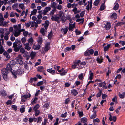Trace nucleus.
I'll list each match as a JSON object with an SVG mask.
<instances>
[{
  "instance_id": "obj_1",
  "label": "nucleus",
  "mask_w": 125,
  "mask_h": 125,
  "mask_svg": "<svg viewBox=\"0 0 125 125\" xmlns=\"http://www.w3.org/2000/svg\"><path fill=\"white\" fill-rule=\"evenodd\" d=\"M12 74L14 75V77L15 78H16V75H21L24 73L23 69L22 68H19L16 71L11 72Z\"/></svg>"
},
{
  "instance_id": "obj_2",
  "label": "nucleus",
  "mask_w": 125,
  "mask_h": 125,
  "mask_svg": "<svg viewBox=\"0 0 125 125\" xmlns=\"http://www.w3.org/2000/svg\"><path fill=\"white\" fill-rule=\"evenodd\" d=\"M31 96V95L28 93V94L25 95L21 96V101L23 102H25L27 101L28 98H29Z\"/></svg>"
},
{
  "instance_id": "obj_3",
  "label": "nucleus",
  "mask_w": 125,
  "mask_h": 125,
  "mask_svg": "<svg viewBox=\"0 0 125 125\" xmlns=\"http://www.w3.org/2000/svg\"><path fill=\"white\" fill-rule=\"evenodd\" d=\"M22 46V44L21 45L18 46L15 43L13 44V48L14 50L16 52H18L19 50L20 49Z\"/></svg>"
},
{
  "instance_id": "obj_4",
  "label": "nucleus",
  "mask_w": 125,
  "mask_h": 125,
  "mask_svg": "<svg viewBox=\"0 0 125 125\" xmlns=\"http://www.w3.org/2000/svg\"><path fill=\"white\" fill-rule=\"evenodd\" d=\"M64 68H62V69L59 70H58V72L60 73L59 74L61 76H63L65 75L67 72V70H63Z\"/></svg>"
},
{
  "instance_id": "obj_5",
  "label": "nucleus",
  "mask_w": 125,
  "mask_h": 125,
  "mask_svg": "<svg viewBox=\"0 0 125 125\" xmlns=\"http://www.w3.org/2000/svg\"><path fill=\"white\" fill-rule=\"evenodd\" d=\"M4 19L2 15L0 17V25L3 26H4L7 25V23L5 22H4Z\"/></svg>"
},
{
  "instance_id": "obj_6",
  "label": "nucleus",
  "mask_w": 125,
  "mask_h": 125,
  "mask_svg": "<svg viewBox=\"0 0 125 125\" xmlns=\"http://www.w3.org/2000/svg\"><path fill=\"white\" fill-rule=\"evenodd\" d=\"M94 51L92 49H91L89 50H87L84 53V55L85 56H89L90 55L93 54L94 53Z\"/></svg>"
},
{
  "instance_id": "obj_7",
  "label": "nucleus",
  "mask_w": 125,
  "mask_h": 125,
  "mask_svg": "<svg viewBox=\"0 0 125 125\" xmlns=\"http://www.w3.org/2000/svg\"><path fill=\"white\" fill-rule=\"evenodd\" d=\"M97 84L99 87H102L104 89H106L107 88L105 86L106 84L104 82H101V83H98Z\"/></svg>"
},
{
  "instance_id": "obj_8",
  "label": "nucleus",
  "mask_w": 125,
  "mask_h": 125,
  "mask_svg": "<svg viewBox=\"0 0 125 125\" xmlns=\"http://www.w3.org/2000/svg\"><path fill=\"white\" fill-rule=\"evenodd\" d=\"M69 30L71 31H73L74 28H75V25L74 23L73 24H69Z\"/></svg>"
},
{
  "instance_id": "obj_9",
  "label": "nucleus",
  "mask_w": 125,
  "mask_h": 125,
  "mask_svg": "<svg viewBox=\"0 0 125 125\" xmlns=\"http://www.w3.org/2000/svg\"><path fill=\"white\" fill-rule=\"evenodd\" d=\"M21 25L19 24L18 25H14L13 26V27L14 29V31H20V29L21 28Z\"/></svg>"
},
{
  "instance_id": "obj_10",
  "label": "nucleus",
  "mask_w": 125,
  "mask_h": 125,
  "mask_svg": "<svg viewBox=\"0 0 125 125\" xmlns=\"http://www.w3.org/2000/svg\"><path fill=\"white\" fill-rule=\"evenodd\" d=\"M45 69L42 66H39L37 68V71L40 72L44 73L45 71Z\"/></svg>"
},
{
  "instance_id": "obj_11",
  "label": "nucleus",
  "mask_w": 125,
  "mask_h": 125,
  "mask_svg": "<svg viewBox=\"0 0 125 125\" xmlns=\"http://www.w3.org/2000/svg\"><path fill=\"white\" fill-rule=\"evenodd\" d=\"M111 25L110 22H107L105 25L104 28L106 30H109L111 28Z\"/></svg>"
},
{
  "instance_id": "obj_12",
  "label": "nucleus",
  "mask_w": 125,
  "mask_h": 125,
  "mask_svg": "<svg viewBox=\"0 0 125 125\" xmlns=\"http://www.w3.org/2000/svg\"><path fill=\"white\" fill-rule=\"evenodd\" d=\"M24 45L25 46V49L28 51H29L31 49L32 46V45H30L27 43L24 44Z\"/></svg>"
},
{
  "instance_id": "obj_13",
  "label": "nucleus",
  "mask_w": 125,
  "mask_h": 125,
  "mask_svg": "<svg viewBox=\"0 0 125 125\" xmlns=\"http://www.w3.org/2000/svg\"><path fill=\"white\" fill-rule=\"evenodd\" d=\"M118 96L121 99H123L125 97V92H119L118 93Z\"/></svg>"
},
{
  "instance_id": "obj_14",
  "label": "nucleus",
  "mask_w": 125,
  "mask_h": 125,
  "mask_svg": "<svg viewBox=\"0 0 125 125\" xmlns=\"http://www.w3.org/2000/svg\"><path fill=\"white\" fill-rule=\"evenodd\" d=\"M50 43L49 42L46 43L45 44L44 50L45 51H47L50 49Z\"/></svg>"
},
{
  "instance_id": "obj_15",
  "label": "nucleus",
  "mask_w": 125,
  "mask_h": 125,
  "mask_svg": "<svg viewBox=\"0 0 125 125\" xmlns=\"http://www.w3.org/2000/svg\"><path fill=\"white\" fill-rule=\"evenodd\" d=\"M81 61L80 60H77L76 62H75L74 63V64L76 66L77 68H78L79 69L81 68L80 66V62Z\"/></svg>"
},
{
  "instance_id": "obj_16",
  "label": "nucleus",
  "mask_w": 125,
  "mask_h": 125,
  "mask_svg": "<svg viewBox=\"0 0 125 125\" xmlns=\"http://www.w3.org/2000/svg\"><path fill=\"white\" fill-rule=\"evenodd\" d=\"M92 0H91V1L90 3L89 1L88 2V4L87 5L86 9H87L88 11H89L90 8L91 9L92 7Z\"/></svg>"
},
{
  "instance_id": "obj_17",
  "label": "nucleus",
  "mask_w": 125,
  "mask_h": 125,
  "mask_svg": "<svg viewBox=\"0 0 125 125\" xmlns=\"http://www.w3.org/2000/svg\"><path fill=\"white\" fill-rule=\"evenodd\" d=\"M3 1L1 0H0V8L1 6L3 5V4L4 5H6L8 3V0H3Z\"/></svg>"
},
{
  "instance_id": "obj_18",
  "label": "nucleus",
  "mask_w": 125,
  "mask_h": 125,
  "mask_svg": "<svg viewBox=\"0 0 125 125\" xmlns=\"http://www.w3.org/2000/svg\"><path fill=\"white\" fill-rule=\"evenodd\" d=\"M49 21L46 20L45 21V23L42 24V25L44 26L45 29L46 30L49 26Z\"/></svg>"
},
{
  "instance_id": "obj_19",
  "label": "nucleus",
  "mask_w": 125,
  "mask_h": 125,
  "mask_svg": "<svg viewBox=\"0 0 125 125\" xmlns=\"http://www.w3.org/2000/svg\"><path fill=\"white\" fill-rule=\"evenodd\" d=\"M47 71L52 75H54L55 73V70H52V68H50L47 70Z\"/></svg>"
},
{
  "instance_id": "obj_20",
  "label": "nucleus",
  "mask_w": 125,
  "mask_h": 125,
  "mask_svg": "<svg viewBox=\"0 0 125 125\" xmlns=\"http://www.w3.org/2000/svg\"><path fill=\"white\" fill-rule=\"evenodd\" d=\"M119 7V5L117 3L115 2L114 4V6L113 8L114 10H118Z\"/></svg>"
},
{
  "instance_id": "obj_21",
  "label": "nucleus",
  "mask_w": 125,
  "mask_h": 125,
  "mask_svg": "<svg viewBox=\"0 0 125 125\" xmlns=\"http://www.w3.org/2000/svg\"><path fill=\"white\" fill-rule=\"evenodd\" d=\"M61 31L63 32L64 34H66L68 31V27H66L65 28H62L61 30Z\"/></svg>"
},
{
  "instance_id": "obj_22",
  "label": "nucleus",
  "mask_w": 125,
  "mask_h": 125,
  "mask_svg": "<svg viewBox=\"0 0 125 125\" xmlns=\"http://www.w3.org/2000/svg\"><path fill=\"white\" fill-rule=\"evenodd\" d=\"M37 40L38 43L41 45L43 41L42 38L40 36H39L37 38Z\"/></svg>"
},
{
  "instance_id": "obj_23",
  "label": "nucleus",
  "mask_w": 125,
  "mask_h": 125,
  "mask_svg": "<svg viewBox=\"0 0 125 125\" xmlns=\"http://www.w3.org/2000/svg\"><path fill=\"white\" fill-rule=\"evenodd\" d=\"M20 31H14L13 34L15 37H17L20 34Z\"/></svg>"
},
{
  "instance_id": "obj_24",
  "label": "nucleus",
  "mask_w": 125,
  "mask_h": 125,
  "mask_svg": "<svg viewBox=\"0 0 125 125\" xmlns=\"http://www.w3.org/2000/svg\"><path fill=\"white\" fill-rule=\"evenodd\" d=\"M30 25L32 27H35L36 28L38 26V25L36 23L35 21L31 22H30Z\"/></svg>"
},
{
  "instance_id": "obj_25",
  "label": "nucleus",
  "mask_w": 125,
  "mask_h": 125,
  "mask_svg": "<svg viewBox=\"0 0 125 125\" xmlns=\"http://www.w3.org/2000/svg\"><path fill=\"white\" fill-rule=\"evenodd\" d=\"M117 14L115 13H114L111 15L110 17L113 19H115L117 18Z\"/></svg>"
},
{
  "instance_id": "obj_26",
  "label": "nucleus",
  "mask_w": 125,
  "mask_h": 125,
  "mask_svg": "<svg viewBox=\"0 0 125 125\" xmlns=\"http://www.w3.org/2000/svg\"><path fill=\"white\" fill-rule=\"evenodd\" d=\"M28 42L27 43H28L30 45H32L33 42V39L32 37H31L28 40Z\"/></svg>"
},
{
  "instance_id": "obj_27",
  "label": "nucleus",
  "mask_w": 125,
  "mask_h": 125,
  "mask_svg": "<svg viewBox=\"0 0 125 125\" xmlns=\"http://www.w3.org/2000/svg\"><path fill=\"white\" fill-rule=\"evenodd\" d=\"M7 70H9L11 71L12 70V68L11 65L9 63L8 64L6 67Z\"/></svg>"
},
{
  "instance_id": "obj_28",
  "label": "nucleus",
  "mask_w": 125,
  "mask_h": 125,
  "mask_svg": "<svg viewBox=\"0 0 125 125\" xmlns=\"http://www.w3.org/2000/svg\"><path fill=\"white\" fill-rule=\"evenodd\" d=\"M37 121V119L36 118H32L30 117L29 119V121L30 123H31L33 121L36 122Z\"/></svg>"
},
{
  "instance_id": "obj_29",
  "label": "nucleus",
  "mask_w": 125,
  "mask_h": 125,
  "mask_svg": "<svg viewBox=\"0 0 125 125\" xmlns=\"http://www.w3.org/2000/svg\"><path fill=\"white\" fill-rule=\"evenodd\" d=\"M1 73L3 75L7 74L8 73V70L5 68H3L1 70Z\"/></svg>"
},
{
  "instance_id": "obj_30",
  "label": "nucleus",
  "mask_w": 125,
  "mask_h": 125,
  "mask_svg": "<svg viewBox=\"0 0 125 125\" xmlns=\"http://www.w3.org/2000/svg\"><path fill=\"white\" fill-rule=\"evenodd\" d=\"M37 11V9H34L33 10L31 11L30 15V17L32 15H35Z\"/></svg>"
},
{
  "instance_id": "obj_31",
  "label": "nucleus",
  "mask_w": 125,
  "mask_h": 125,
  "mask_svg": "<svg viewBox=\"0 0 125 125\" xmlns=\"http://www.w3.org/2000/svg\"><path fill=\"white\" fill-rule=\"evenodd\" d=\"M87 119L86 118H82L81 120V122L82 123H84V124H86V125H87L86 122L87 121Z\"/></svg>"
},
{
  "instance_id": "obj_32",
  "label": "nucleus",
  "mask_w": 125,
  "mask_h": 125,
  "mask_svg": "<svg viewBox=\"0 0 125 125\" xmlns=\"http://www.w3.org/2000/svg\"><path fill=\"white\" fill-rule=\"evenodd\" d=\"M89 79L90 80H92L93 79V73L92 72V71L91 70L89 72Z\"/></svg>"
},
{
  "instance_id": "obj_33",
  "label": "nucleus",
  "mask_w": 125,
  "mask_h": 125,
  "mask_svg": "<svg viewBox=\"0 0 125 125\" xmlns=\"http://www.w3.org/2000/svg\"><path fill=\"white\" fill-rule=\"evenodd\" d=\"M103 58L102 57H97L96 59L97 61L99 63H100L102 62Z\"/></svg>"
},
{
  "instance_id": "obj_34",
  "label": "nucleus",
  "mask_w": 125,
  "mask_h": 125,
  "mask_svg": "<svg viewBox=\"0 0 125 125\" xmlns=\"http://www.w3.org/2000/svg\"><path fill=\"white\" fill-rule=\"evenodd\" d=\"M36 53L35 52H32L30 54V56L31 59H33L35 56Z\"/></svg>"
},
{
  "instance_id": "obj_35",
  "label": "nucleus",
  "mask_w": 125,
  "mask_h": 125,
  "mask_svg": "<svg viewBox=\"0 0 125 125\" xmlns=\"http://www.w3.org/2000/svg\"><path fill=\"white\" fill-rule=\"evenodd\" d=\"M59 18V17L58 16H57L56 17L52 16L51 18V19L52 20L55 21H58Z\"/></svg>"
},
{
  "instance_id": "obj_36",
  "label": "nucleus",
  "mask_w": 125,
  "mask_h": 125,
  "mask_svg": "<svg viewBox=\"0 0 125 125\" xmlns=\"http://www.w3.org/2000/svg\"><path fill=\"white\" fill-rule=\"evenodd\" d=\"M72 94L74 96H76L78 94V92L75 89H73L72 90Z\"/></svg>"
},
{
  "instance_id": "obj_37",
  "label": "nucleus",
  "mask_w": 125,
  "mask_h": 125,
  "mask_svg": "<svg viewBox=\"0 0 125 125\" xmlns=\"http://www.w3.org/2000/svg\"><path fill=\"white\" fill-rule=\"evenodd\" d=\"M21 43V42L20 41L16 39L15 40V42H14L13 44L15 43L18 46H20L21 45V44H20Z\"/></svg>"
},
{
  "instance_id": "obj_38",
  "label": "nucleus",
  "mask_w": 125,
  "mask_h": 125,
  "mask_svg": "<svg viewBox=\"0 0 125 125\" xmlns=\"http://www.w3.org/2000/svg\"><path fill=\"white\" fill-rule=\"evenodd\" d=\"M19 7L22 10H24L25 9L24 5L23 3H20L19 5Z\"/></svg>"
},
{
  "instance_id": "obj_39",
  "label": "nucleus",
  "mask_w": 125,
  "mask_h": 125,
  "mask_svg": "<svg viewBox=\"0 0 125 125\" xmlns=\"http://www.w3.org/2000/svg\"><path fill=\"white\" fill-rule=\"evenodd\" d=\"M56 5L57 4L55 2H53L52 4H51V7L52 8H53V9H56Z\"/></svg>"
},
{
  "instance_id": "obj_40",
  "label": "nucleus",
  "mask_w": 125,
  "mask_h": 125,
  "mask_svg": "<svg viewBox=\"0 0 125 125\" xmlns=\"http://www.w3.org/2000/svg\"><path fill=\"white\" fill-rule=\"evenodd\" d=\"M97 116V115L96 114V111H94V113L93 115H92L91 116V119H94Z\"/></svg>"
},
{
  "instance_id": "obj_41",
  "label": "nucleus",
  "mask_w": 125,
  "mask_h": 125,
  "mask_svg": "<svg viewBox=\"0 0 125 125\" xmlns=\"http://www.w3.org/2000/svg\"><path fill=\"white\" fill-rule=\"evenodd\" d=\"M110 46V44H108L107 46H105L104 48V51L106 52V51L108 50Z\"/></svg>"
},
{
  "instance_id": "obj_42",
  "label": "nucleus",
  "mask_w": 125,
  "mask_h": 125,
  "mask_svg": "<svg viewBox=\"0 0 125 125\" xmlns=\"http://www.w3.org/2000/svg\"><path fill=\"white\" fill-rule=\"evenodd\" d=\"M45 30L43 28H42L41 29L40 32L43 35H44L45 34Z\"/></svg>"
},
{
  "instance_id": "obj_43",
  "label": "nucleus",
  "mask_w": 125,
  "mask_h": 125,
  "mask_svg": "<svg viewBox=\"0 0 125 125\" xmlns=\"http://www.w3.org/2000/svg\"><path fill=\"white\" fill-rule=\"evenodd\" d=\"M39 107V105L38 104L36 105L35 106H34L33 109V110L34 111H35L37 110H38Z\"/></svg>"
},
{
  "instance_id": "obj_44",
  "label": "nucleus",
  "mask_w": 125,
  "mask_h": 125,
  "mask_svg": "<svg viewBox=\"0 0 125 125\" xmlns=\"http://www.w3.org/2000/svg\"><path fill=\"white\" fill-rule=\"evenodd\" d=\"M37 78L36 77H34V78H31L30 80V83H32L33 82H35L36 81Z\"/></svg>"
},
{
  "instance_id": "obj_45",
  "label": "nucleus",
  "mask_w": 125,
  "mask_h": 125,
  "mask_svg": "<svg viewBox=\"0 0 125 125\" xmlns=\"http://www.w3.org/2000/svg\"><path fill=\"white\" fill-rule=\"evenodd\" d=\"M18 5V4L17 3H14L12 6V8L14 10H16L17 9V6Z\"/></svg>"
},
{
  "instance_id": "obj_46",
  "label": "nucleus",
  "mask_w": 125,
  "mask_h": 125,
  "mask_svg": "<svg viewBox=\"0 0 125 125\" xmlns=\"http://www.w3.org/2000/svg\"><path fill=\"white\" fill-rule=\"evenodd\" d=\"M77 8L75 7L74 9H73L72 10V11L73 12H74V14H76L77 13H79V11L77 10Z\"/></svg>"
},
{
  "instance_id": "obj_47",
  "label": "nucleus",
  "mask_w": 125,
  "mask_h": 125,
  "mask_svg": "<svg viewBox=\"0 0 125 125\" xmlns=\"http://www.w3.org/2000/svg\"><path fill=\"white\" fill-rule=\"evenodd\" d=\"M51 9V8L50 7H46L44 10V11H46L47 13Z\"/></svg>"
},
{
  "instance_id": "obj_48",
  "label": "nucleus",
  "mask_w": 125,
  "mask_h": 125,
  "mask_svg": "<svg viewBox=\"0 0 125 125\" xmlns=\"http://www.w3.org/2000/svg\"><path fill=\"white\" fill-rule=\"evenodd\" d=\"M1 93L2 96H5L7 95V94L6 92L4 90L2 91L1 92Z\"/></svg>"
},
{
  "instance_id": "obj_49",
  "label": "nucleus",
  "mask_w": 125,
  "mask_h": 125,
  "mask_svg": "<svg viewBox=\"0 0 125 125\" xmlns=\"http://www.w3.org/2000/svg\"><path fill=\"white\" fill-rule=\"evenodd\" d=\"M20 52L22 53V54H24L25 52L24 48H21L20 49Z\"/></svg>"
},
{
  "instance_id": "obj_50",
  "label": "nucleus",
  "mask_w": 125,
  "mask_h": 125,
  "mask_svg": "<svg viewBox=\"0 0 125 125\" xmlns=\"http://www.w3.org/2000/svg\"><path fill=\"white\" fill-rule=\"evenodd\" d=\"M105 6L104 4L103 3L101 5L100 9V11H102L104 10L105 8Z\"/></svg>"
},
{
  "instance_id": "obj_51",
  "label": "nucleus",
  "mask_w": 125,
  "mask_h": 125,
  "mask_svg": "<svg viewBox=\"0 0 125 125\" xmlns=\"http://www.w3.org/2000/svg\"><path fill=\"white\" fill-rule=\"evenodd\" d=\"M70 99L69 98H67L65 99L64 101V103L65 104H68L70 102Z\"/></svg>"
},
{
  "instance_id": "obj_52",
  "label": "nucleus",
  "mask_w": 125,
  "mask_h": 125,
  "mask_svg": "<svg viewBox=\"0 0 125 125\" xmlns=\"http://www.w3.org/2000/svg\"><path fill=\"white\" fill-rule=\"evenodd\" d=\"M81 20L82 21L80 22L81 24H83L84 22V20L83 19H78L76 20V21L77 22L81 21Z\"/></svg>"
},
{
  "instance_id": "obj_53",
  "label": "nucleus",
  "mask_w": 125,
  "mask_h": 125,
  "mask_svg": "<svg viewBox=\"0 0 125 125\" xmlns=\"http://www.w3.org/2000/svg\"><path fill=\"white\" fill-rule=\"evenodd\" d=\"M49 104L48 103H45L44 105V107L46 108V109H48L49 106Z\"/></svg>"
},
{
  "instance_id": "obj_54",
  "label": "nucleus",
  "mask_w": 125,
  "mask_h": 125,
  "mask_svg": "<svg viewBox=\"0 0 125 125\" xmlns=\"http://www.w3.org/2000/svg\"><path fill=\"white\" fill-rule=\"evenodd\" d=\"M98 89L99 91L97 93V94L96 96L97 97H100L102 93V91L101 90L99 89Z\"/></svg>"
},
{
  "instance_id": "obj_55",
  "label": "nucleus",
  "mask_w": 125,
  "mask_h": 125,
  "mask_svg": "<svg viewBox=\"0 0 125 125\" xmlns=\"http://www.w3.org/2000/svg\"><path fill=\"white\" fill-rule=\"evenodd\" d=\"M38 99V98L37 97H35L34 99L32 100V104H34L36 103L37 100Z\"/></svg>"
},
{
  "instance_id": "obj_56",
  "label": "nucleus",
  "mask_w": 125,
  "mask_h": 125,
  "mask_svg": "<svg viewBox=\"0 0 125 125\" xmlns=\"http://www.w3.org/2000/svg\"><path fill=\"white\" fill-rule=\"evenodd\" d=\"M21 41L24 45V44H25L26 43H25L26 41V39L25 38H22L21 39Z\"/></svg>"
},
{
  "instance_id": "obj_57",
  "label": "nucleus",
  "mask_w": 125,
  "mask_h": 125,
  "mask_svg": "<svg viewBox=\"0 0 125 125\" xmlns=\"http://www.w3.org/2000/svg\"><path fill=\"white\" fill-rule=\"evenodd\" d=\"M52 32H50V33L48 34V39H51L52 37Z\"/></svg>"
},
{
  "instance_id": "obj_58",
  "label": "nucleus",
  "mask_w": 125,
  "mask_h": 125,
  "mask_svg": "<svg viewBox=\"0 0 125 125\" xmlns=\"http://www.w3.org/2000/svg\"><path fill=\"white\" fill-rule=\"evenodd\" d=\"M56 9H55L52 10L50 13V15H53L54 14V12L56 11Z\"/></svg>"
},
{
  "instance_id": "obj_59",
  "label": "nucleus",
  "mask_w": 125,
  "mask_h": 125,
  "mask_svg": "<svg viewBox=\"0 0 125 125\" xmlns=\"http://www.w3.org/2000/svg\"><path fill=\"white\" fill-rule=\"evenodd\" d=\"M4 40L3 39H0V47L2 46V45L4 44Z\"/></svg>"
},
{
  "instance_id": "obj_60",
  "label": "nucleus",
  "mask_w": 125,
  "mask_h": 125,
  "mask_svg": "<svg viewBox=\"0 0 125 125\" xmlns=\"http://www.w3.org/2000/svg\"><path fill=\"white\" fill-rule=\"evenodd\" d=\"M99 0H96L94 2V4L95 6H97L99 3Z\"/></svg>"
},
{
  "instance_id": "obj_61",
  "label": "nucleus",
  "mask_w": 125,
  "mask_h": 125,
  "mask_svg": "<svg viewBox=\"0 0 125 125\" xmlns=\"http://www.w3.org/2000/svg\"><path fill=\"white\" fill-rule=\"evenodd\" d=\"M78 113L79 114V116L80 117H81L83 116V112L79 111L78 112Z\"/></svg>"
},
{
  "instance_id": "obj_62",
  "label": "nucleus",
  "mask_w": 125,
  "mask_h": 125,
  "mask_svg": "<svg viewBox=\"0 0 125 125\" xmlns=\"http://www.w3.org/2000/svg\"><path fill=\"white\" fill-rule=\"evenodd\" d=\"M3 54L7 58L9 57V55L8 53L7 52H4Z\"/></svg>"
},
{
  "instance_id": "obj_63",
  "label": "nucleus",
  "mask_w": 125,
  "mask_h": 125,
  "mask_svg": "<svg viewBox=\"0 0 125 125\" xmlns=\"http://www.w3.org/2000/svg\"><path fill=\"white\" fill-rule=\"evenodd\" d=\"M4 51V50L3 48V47L2 46H1L0 48V54H2Z\"/></svg>"
},
{
  "instance_id": "obj_64",
  "label": "nucleus",
  "mask_w": 125,
  "mask_h": 125,
  "mask_svg": "<svg viewBox=\"0 0 125 125\" xmlns=\"http://www.w3.org/2000/svg\"><path fill=\"white\" fill-rule=\"evenodd\" d=\"M67 113L66 112L63 114H62L61 115V117H62L65 118L67 116Z\"/></svg>"
}]
</instances>
